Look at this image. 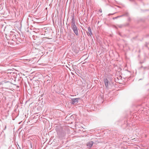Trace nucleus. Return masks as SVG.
<instances>
[{"instance_id":"f257e3e1","label":"nucleus","mask_w":149,"mask_h":149,"mask_svg":"<svg viewBox=\"0 0 149 149\" xmlns=\"http://www.w3.org/2000/svg\"><path fill=\"white\" fill-rule=\"evenodd\" d=\"M17 76V74L15 72H10V83L13 85L15 87H19L17 86L16 82V78Z\"/></svg>"},{"instance_id":"f03ea898","label":"nucleus","mask_w":149,"mask_h":149,"mask_svg":"<svg viewBox=\"0 0 149 149\" xmlns=\"http://www.w3.org/2000/svg\"><path fill=\"white\" fill-rule=\"evenodd\" d=\"M71 27L74 33L77 36H78L79 35L78 29L76 25H71Z\"/></svg>"},{"instance_id":"7ed1b4c3","label":"nucleus","mask_w":149,"mask_h":149,"mask_svg":"<svg viewBox=\"0 0 149 149\" xmlns=\"http://www.w3.org/2000/svg\"><path fill=\"white\" fill-rule=\"evenodd\" d=\"M79 98H73L72 99V104H77Z\"/></svg>"},{"instance_id":"20e7f679","label":"nucleus","mask_w":149,"mask_h":149,"mask_svg":"<svg viewBox=\"0 0 149 149\" xmlns=\"http://www.w3.org/2000/svg\"><path fill=\"white\" fill-rule=\"evenodd\" d=\"M104 81L105 85V86L107 88H108V86L109 84V82L108 80L107 79L105 78L104 79Z\"/></svg>"},{"instance_id":"39448f33","label":"nucleus","mask_w":149,"mask_h":149,"mask_svg":"<svg viewBox=\"0 0 149 149\" xmlns=\"http://www.w3.org/2000/svg\"><path fill=\"white\" fill-rule=\"evenodd\" d=\"M11 90L12 91V92H10V93H11L12 95V97H11V101L12 102L13 101H14L15 100V97L14 96V92L12 90Z\"/></svg>"},{"instance_id":"423d86ee","label":"nucleus","mask_w":149,"mask_h":149,"mask_svg":"<svg viewBox=\"0 0 149 149\" xmlns=\"http://www.w3.org/2000/svg\"><path fill=\"white\" fill-rule=\"evenodd\" d=\"M88 32H87V33L88 35L89 34L90 36H91L93 34L91 27H89L88 28Z\"/></svg>"},{"instance_id":"0eeeda50","label":"nucleus","mask_w":149,"mask_h":149,"mask_svg":"<svg viewBox=\"0 0 149 149\" xmlns=\"http://www.w3.org/2000/svg\"><path fill=\"white\" fill-rule=\"evenodd\" d=\"M75 23V20L74 19V16L73 15L71 19V25H76Z\"/></svg>"},{"instance_id":"6e6552de","label":"nucleus","mask_w":149,"mask_h":149,"mask_svg":"<svg viewBox=\"0 0 149 149\" xmlns=\"http://www.w3.org/2000/svg\"><path fill=\"white\" fill-rule=\"evenodd\" d=\"M93 143V142L92 141H91L88 143L87 144V146H88V147L91 148L92 146Z\"/></svg>"},{"instance_id":"1a4fd4ad","label":"nucleus","mask_w":149,"mask_h":149,"mask_svg":"<svg viewBox=\"0 0 149 149\" xmlns=\"http://www.w3.org/2000/svg\"><path fill=\"white\" fill-rule=\"evenodd\" d=\"M14 61H12L11 62L10 61V66H12V67H14L15 66H16L15 65H14Z\"/></svg>"},{"instance_id":"9d476101","label":"nucleus","mask_w":149,"mask_h":149,"mask_svg":"<svg viewBox=\"0 0 149 149\" xmlns=\"http://www.w3.org/2000/svg\"><path fill=\"white\" fill-rule=\"evenodd\" d=\"M15 43L16 42L14 40H13V39H12L11 42H10V45H11L12 44V45H15Z\"/></svg>"},{"instance_id":"9b49d317","label":"nucleus","mask_w":149,"mask_h":149,"mask_svg":"<svg viewBox=\"0 0 149 149\" xmlns=\"http://www.w3.org/2000/svg\"><path fill=\"white\" fill-rule=\"evenodd\" d=\"M124 16H126L127 17H128L129 15V14L128 13H125L124 14Z\"/></svg>"},{"instance_id":"f8f14e48","label":"nucleus","mask_w":149,"mask_h":149,"mask_svg":"<svg viewBox=\"0 0 149 149\" xmlns=\"http://www.w3.org/2000/svg\"><path fill=\"white\" fill-rule=\"evenodd\" d=\"M125 26L124 25H120L118 26L120 28Z\"/></svg>"},{"instance_id":"ddd939ff","label":"nucleus","mask_w":149,"mask_h":149,"mask_svg":"<svg viewBox=\"0 0 149 149\" xmlns=\"http://www.w3.org/2000/svg\"><path fill=\"white\" fill-rule=\"evenodd\" d=\"M10 32L12 33H10V35L11 36L12 35H13V34H14V32H13L11 31Z\"/></svg>"},{"instance_id":"4468645a","label":"nucleus","mask_w":149,"mask_h":149,"mask_svg":"<svg viewBox=\"0 0 149 149\" xmlns=\"http://www.w3.org/2000/svg\"><path fill=\"white\" fill-rule=\"evenodd\" d=\"M124 16V14H123V15H120V16H118V17H123Z\"/></svg>"},{"instance_id":"2eb2a0df","label":"nucleus","mask_w":149,"mask_h":149,"mask_svg":"<svg viewBox=\"0 0 149 149\" xmlns=\"http://www.w3.org/2000/svg\"><path fill=\"white\" fill-rule=\"evenodd\" d=\"M118 18H119V17H118V16L116 17H113V19H116Z\"/></svg>"},{"instance_id":"dca6fc26","label":"nucleus","mask_w":149,"mask_h":149,"mask_svg":"<svg viewBox=\"0 0 149 149\" xmlns=\"http://www.w3.org/2000/svg\"><path fill=\"white\" fill-rule=\"evenodd\" d=\"M99 11L100 13H102V10L101 9H100L99 10Z\"/></svg>"},{"instance_id":"f3484780","label":"nucleus","mask_w":149,"mask_h":149,"mask_svg":"<svg viewBox=\"0 0 149 149\" xmlns=\"http://www.w3.org/2000/svg\"><path fill=\"white\" fill-rule=\"evenodd\" d=\"M10 47H11V48H12V47H13V46L12 45V46H10Z\"/></svg>"},{"instance_id":"a211bd4d","label":"nucleus","mask_w":149,"mask_h":149,"mask_svg":"<svg viewBox=\"0 0 149 149\" xmlns=\"http://www.w3.org/2000/svg\"><path fill=\"white\" fill-rule=\"evenodd\" d=\"M11 69H14L13 67L12 68H11Z\"/></svg>"},{"instance_id":"6ab92c4d","label":"nucleus","mask_w":149,"mask_h":149,"mask_svg":"<svg viewBox=\"0 0 149 149\" xmlns=\"http://www.w3.org/2000/svg\"><path fill=\"white\" fill-rule=\"evenodd\" d=\"M12 89H13V90H15V88H12Z\"/></svg>"},{"instance_id":"aec40b11","label":"nucleus","mask_w":149,"mask_h":149,"mask_svg":"<svg viewBox=\"0 0 149 149\" xmlns=\"http://www.w3.org/2000/svg\"><path fill=\"white\" fill-rule=\"evenodd\" d=\"M73 35H74V36H75V35L74 34H73Z\"/></svg>"},{"instance_id":"412c9836","label":"nucleus","mask_w":149,"mask_h":149,"mask_svg":"<svg viewBox=\"0 0 149 149\" xmlns=\"http://www.w3.org/2000/svg\"><path fill=\"white\" fill-rule=\"evenodd\" d=\"M10 39L11 40V38L10 37Z\"/></svg>"}]
</instances>
